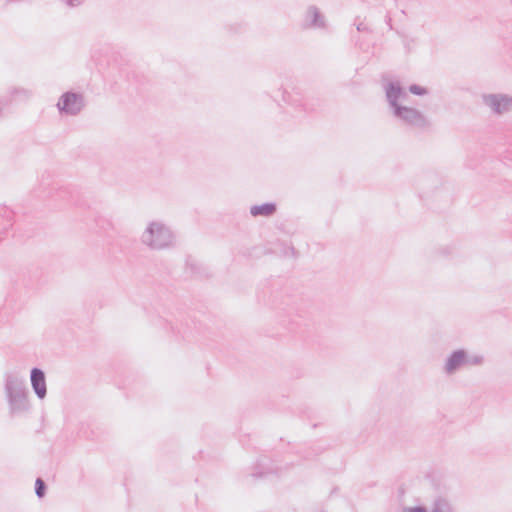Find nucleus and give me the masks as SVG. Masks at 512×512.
<instances>
[{
    "label": "nucleus",
    "mask_w": 512,
    "mask_h": 512,
    "mask_svg": "<svg viewBox=\"0 0 512 512\" xmlns=\"http://www.w3.org/2000/svg\"><path fill=\"white\" fill-rule=\"evenodd\" d=\"M60 110L68 113H76L81 107V102L75 94H65L58 102Z\"/></svg>",
    "instance_id": "f257e3e1"
},
{
    "label": "nucleus",
    "mask_w": 512,
    "mask_h": 512,
    "mask_svg": "<svg viewBox=\"0 0 512 512\" xmlns=\"http://www.w3.org/2000/svg\"><path fill=\"white\" fill-rule=\"evenodd\" d=\"M31 382L37 395L40 398H43L46 394V383L43 372L38 369H33L31 373Z\"/></svg>",
    "instance_id": "f03ea898"
},
{
    "label": "nucleus",
    "mask_w": 512,
    "mask_h": 512,
    "mask_svg": "<svg viewBox=\"0 0 512 512\" xmlns=\"http://www.w3.org/2000/svg\"><path fill=\"white\" fill-rule=\"evenodd\" d=\"M276 210V207L274 204L266 203L258 206H254L251 208V214L253 216H269L272 215Z\"/></svg>",
    "instance_id": "7ed1b4c3"
},
{
    "label": "nucleus",
    "mask_w": 512,
    "mask_h": 512,
    "mask_svg": "<svg viewBox=\"0 0 512 512\" xmlns=\"http://www.w3.org/2000/svg\"><path fill=\"white\" fill-rule=\"evenodd\" d=\"M465 356L462 352L454 353L447 362V370L453 371L464 362Z\"/></svg>",
    "instance_id": "20e7f679"
},
{
    "label": "nucleus",
    "mask_w": 512,
    "mask_h": 512,
    "mask_svg": "<svg viewBox=\"0 0 512 512\" xmlns=\"http://www.w3.org/2000/svg\"><path fill=\"white\" fill-rule=\"evenodd\" d=\"M401 94V89L398 86L390 85L387 89V96L389 99L395 101Z\"/></svg>",
    "instance_id": "39448f33"
},
{
    "label": "nucleus",
    "mask_w": 512,
    "mask_h": 512,
    "mask_svg": "<svg viewBox=\"0 0 512 512\" xmlns=\"http://www.w3.org/2000/svg\"><path fill=\"white\" fill-rule=\"evenodd\" d=\"M408 114H413L415 117H418V113L416 112H413V111H410L409 109L407 108H397V115L404 118V119H408Z\"/></svg>",
    "instance_id": "423d86ee"
},
{
    "label": "nucleus",
    "mask_w": 512,
    "mask_h": 512,
    "mask_svg": "<svg viewBox=\"0 0 512 512\" xmlns=\"http://www.w3.org/2000/svg\"><path fill=\"white\" fill-rule=\"evenodd\" d=\"M36 493L39 497L44 495V482L41 479L36 480Z\"/></svg>",
    "instance_id": "0eeeda50"
},
{
    "label": "nucleus",
    "mask_w": 512,
    "mask_h": 512,
    "mask_svg": "<svg viewBox=\"0 0 512 512\" xmlns=\"http://www.w3.org/2000/svg\"><path fill=\"white\" fill-rule=\"evenodd\" d=\"M410 91L414 94H417V95H422V94H425L426 91L423 87L421 86H418V85H412L410 87Z\"/></svg>",
    "instance_id": "6e6552de"
},
{
    "label": "nucleus",
    "mask_w": 512,
    "mask_h": 512,
    "mask_svg": "<svg viewBox=\"0 0 512 512\" xmlns=\"http://www.w3.org/2000/svg\"><path fill=\"white\" fill-rule=\"evenodd\" d=\"M501 105H502V106H503V108L505 109V108H507V107H508V105H509V101H508L507 99H505V98H501V99L497 102V104H496V106H497V107H496V111H497V112H501V111H502V110L500 109V106H501Z\"/></svg>",
    "instance_id": "1a4fd4ad"
},
{
    "label": "nucleus",
    "mask_w": 512,
    "mask_h": 512,
    "mask_svg": "<svg viewBox=\"0 0 512 512\" xmlns=\"http://www.w3.org/2000/svg\"><path fill=\"white\" fill-rule=\"evenodd\" d=\"M403 512H426V511L421 507H412V508H408V509L404 510Z\"/></svg>",
    "instance_id": "9d476101"
}]
</instances>
